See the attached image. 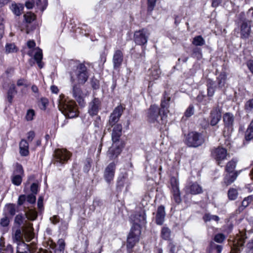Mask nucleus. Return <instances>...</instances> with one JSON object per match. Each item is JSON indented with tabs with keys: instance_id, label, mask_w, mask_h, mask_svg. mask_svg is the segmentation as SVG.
Returning <instances> with one entry per match:
<instances>
[{
	"instance_id": "1",
	"label": "nucleus",
	"mask_w": 253,
	"mask_h": 253,
	"mask_svg": "<svg viewBox=\"0 0 253 253\" xmlns=\"http://www.w3.org/2000/svg\"><path fill=\"white\" fill-rule=\"evenodd\" d=\"M70 66L72 69L70 72V81L72 84L73 96L80 105L84 106V101L83 91L78 84H84L87 81L88 72L85 65L78 60H71Z\"/></svg>"
},
{
	"instance_id": "2",
	"label": "nucleus",
	"mask_w": 253,
	"mask_h": 253,
	"mask_svg": "<svg viewBox=\"0 0 253 253\" xmlns=\"http://www.w3.org/2000/svg\"><path fill=\"white\" fill-rule=\"evenodd\" d=\"M147 117L151 123H157L159 125H165L167 122V115L165 111L160 110L157 105H151L148 110Z\"/></svg>"
},
{
	"instance_id": "3",
	"label": "nucleus",
	"mask_w": 253,
	"mask_h": 253,
	"mask_svg": "<svg viewBox=\"0 0 253 253\" xmlns=\"http://www.w3.org/2000/svg\"><path fill=\"white\" fill-rule=\"evenodd\" d=\"M58 107L59 110L69 118H73L78 115L76 104L74 101H66L60 98L58 99Z\"/></svg>"
},
{
	"instance_id": "4",
	"label": "nucleus",
	"mask_w": 253,
	"mask_h": 253,
	"mask_svg": "<svg viewBox=\"0 0 253 253\" xmlns=\"http://www.w3.org/2000/svg\"><path fill=\"white\" fill-rule=\"evenodd\" d=\"M205 142V138L202 133L191 131L185 137V143L189 147L197 148Z\"/></svg>"
},
{
	"instance_id": "5",
	"label": "nucleus",
	"mask_w": 253,
	"mask_h": 253,
	"mask_svg": "<svg viewBox=\"0 0 253 253\" xmlns=\"http://www.w3.org/2000/svg\"><path fill=\"white\" fill-rule=\"evenodd\" d=\"M140 234V226L138 224H133L127 238V248L132 249L138 242Z\"/></svg>"
},
{
	"instance_id": "6",
	"label": "nucleus",
	"mask_w": 253,
	"mask_h": 253,
	"mask_svg": "<svg viewBox=\"0 0 253 253\" xmlns=\"http://www.w3.org/2000/svg\"><path fill=\"white\" fill-rule=\"evenodd\" d=\"M252 22L247 19L241 20L239 23V29L240 38L246 40L249 38L252 33Z\"/></svg>"
},
{
	"instance_id": "7",
	"label": "nucleus",
	"mask_w": 253,
	"mask_h": 253,
	"mask_svg": "<svg viewBox=\"0 0 253 253\" xmlns=\"http://www.w3.org/2000/svg\"><path fill=\"white\" fill-rule=\"evenodd\" d=\"M71 157L69 152L64 149H57L54 152V164L57 167L64 165Z\"/></svg>"
},
{
	"instance_id": "8",
	"label": "nucleus",
	"mask_w": 253,
	"mask_h": 253,
	"mask_svg": "<svg viewBox=\"0 0 253 253\" xmlns=\"http://www.w3.org/2000/svg\"><path fill=\"white\" fill-rule=\"evenodd\" d=\"M211 157L216 161L218 165H220L223 161L227 159L229 154L227 153V150L222 147H217L212 149Z\"/></svg>"
},
{
	"instance_id": "9",
	"label": "nucleus",
	"mask_w": 253,
	"mask_h": 253,
	"mask_svg": "<svg viewBox=\"0 0 253 253\" xmlns=\"http://www.w3.org/2000/svg\"><path fill=\"white\" fill-rule=\"evenodd\" d=\"M149 34L145 29L137 31L134 34V41L139 45H144L148 41Z\"/></svg>"
},
{
	"instance_id": "10",
	"label": "nucleus",
	"mask_w": 253,
	"mask_h": 253,
	"mask_svg": "<svg viewBox=\"0 0 253 253\" xmlns=\"http://www.w3.org/2000/svg\"><path fill=\"white\" fill-rule=\"evenodd\" d=\"M170 184L171 186V191L172 194L173 200L176 203L178 204L181 202V199L177 179L174 177H172L170 178Z\"/></svg>"
},
{
	"instance_id": "11",
	"label": "nucleus",
	"mask_w": 253,
	"mask_h": 253,
	"mask_svg": "<svg viewBox=\"0 0 253 253\" xmlns=\"http://www.w3.org/2000/svg\"><path fill=\"white\" fill-rule=\"evenodd\" d=\"M124 108L121 105L116 107L109 117V124L111 126L115 125L119 120L124 112Z\"/></svg>"
},
{
	"instance_id": "12",
	"label": "nucleus",
	"mask_w": 253,
	"mask_h": 253,
	"mask_svg": "<svg viewBox=\"0 0 253 253\" xmlns=\"http://www.w3.org/2000/svg\"><path fill=\"white\" fill-rule=\"evenodd\" d=\"M222 109L218 105L213 107L210 115V125L212 126L216 125L221 118Z\"/></svg>"
},
{
	"instance_id": "13",
	"label": "nucleus",
	"mask_w": 253,
	"mask_h": 253,
	"mask_svg": "<svg viewBox=\"0 0 253 253\" xmlns=\"http://www.w3.org/2000/svg\"><path fill=\"white\" fill-rule=\"evenodd\" d=\"M101 101L98 98H94L89 103L88 108V113L91 116L97 115L100 109Z\"/></svg>"
},
{
	"instance_id": "14",
	"label": "nucleus",
	"mask_w": 253,
	"mask_h": 253,
	"mask_svg": "<svg viewBox=\"0 0 253 253\" xmlns=\"http://www.w3.org/2000/svg\"><path fill=\"white\" fill-rule=\"evenodd\" d=\"M116 169V165L114 163H110L105 168L104 172V177L108 183L113 179Z\"/></svg>"
},
{
	"instance_id": "15",
	"label": "nucleus",
	"mask_w": 253,
	"mask_h": 253,
	"mask_svg": "<svg viewBox=\"0 0 253 253\" xmlns=\"http://www.w3.org/2000/svg\"><path fill=\"white\" fill-rule=\"evenodd\" d=\"M247 237L245 234H241L234 241V247L232 248L231 253H240L241 249L245 243Z\"/></svg>"
},
{
	"instance_id": "16",
	"label": "nucleus",
	"mask_w": 253,
	"mask_h": 253,
	"mask_svg": "<svg viewBox=\"0 0 253 253\" xmlns=\"http://www.w3.org/2000/svg\"><path fill=\"white\" fill-rule=\"evenodd\" d=\"M124 55L122 51L117 50L115 51L113 57V68L115 70H118L122 65L123 61Z\"/></svg>"
},
{
	"instance_id": "17",
	"label": "nucleus",
	"mask_w": 253,
	"mask_h": 253,
	"mask_svg": "<svg viewBox=\"0 0 253 253\" xmlns=\"http://www.w3.org/2000/svg\"><path fill=\"white\" fill-rule=\"evenodd\" d=\"M186 189L187 192L192 195L199 194L203 192L202 186L197 182L190 183Z\"/></svg>"
},
{
	"instance_id": "18",
	"label": "nucleus",
	"mask_w": 253,
	"mask_h": 253,
	"mask_svg": "<svg viewBox=\"0 0 253 253\" xmlns=\"http://www.w3.org/2000/svg\"><path fill=\"white\" fill-rule=\"evenodd\" d=\"M122 131V126L121 124H117L114 126L112 132V140L114 144L119 141Z\"/></svg>"
},
{
	"instance_id": "19",
	"label": "nucleus",
	"mask_w": 253,
	"mask_h": 253,
	"mask_svg": "<svg viewBox=\"0 0 253 253\" xmlns=\"http://www.w3.org/2000/svg\"><path fill=\"white\" fill-rule=\"evenodd\" d=\"M166 216L165 207L163 206H160L158 208L156 216V222L158 225H162L164 222Z\"/></svg>"
},
{
	"instance_id": "20",
	"label": "nucleus",
	"mask_w": 253,
	"mask_h": 253,
	"mask_svg": "<svg viewBox=\"0 0 253 253\" xmlns=\"http://www.w3.org/2000/svg\"><path fill=\"white\" fill-rule=\"evenodd\" d=\"M122 151V148L119 145L113 146L109 148L107 155L110 159L117 158Z\"/></svg>"
},
{
	"instance_id": "21",
	"label": "nucleus",
	"mask_w": 253,
	"mask_h": 253,
	"mask_svg": "<svg viewBox=\"0 0 253 253\" xmlns=\"http://www.w3.org/2000/svg\"><path fill=\"white\" fill-rule=\"evenodd\" d=\"M234 116L231 113L228 112L223 115V120L226 127L232 128L234 125Z\"/></svg>"
},
{
	"instance_id": "22",
	"label": "nucleus",
	"mask_w": 253,
	"mask_h": 253,
	"mask_svg": "<svg viewBox=\"0 0 253 253\" xmlns=\"http://www.w3.org/2000/svg\"><path fill=\"white\" fill-rule=\"evenodd\" d=\"M20 154L22 156H27L29 154V144L25 139H22L19 143Z\"/></svg>"
},
{
	"instance_id": "23",
	"label": "nucleus",
	"mask_w": 253,
	"mask_h": 253,
	"mask_svg": "<svg viewBox=\"0 0 253 253\" xmlns=\"http://www.w3.org/2000/svg\"><path fill=\"white\" fill-rule=\"evenodd\" d=\"M36 52L34 55V60H35L40 68H43L44 63L42 61V50L39 47L35 49Z\"/></svg>"
},
{
	"instance_id": "24",
	"label": "nucleus",
	"mask_w": 253,
	"mask_h": 253,
	"mask_svg": "<svg viewBox=\"0 0 253 253\" xmlns=\"http://www.w3.org/2000/svg\"><path fill=\"white\" fill-rule=\"evenodd\" d=\"M238 175V171H235L234 172H227L224 178V183L226 185L231 184L236 179Z\"/></svg>"
},
{
	"instance_id": "25",
	"label": "nucleus",
	"mask_w": 253,
	"mask_h": 253,
	"mask_svg": "<svg viewBox=\"0 0 253 253\" xmlns=\"http://www.w3.org/2000/svg\"><path fill=\"white\" fill-rule=\"evenodd\" d=\"M170 100V97L165 92L164 94L163 98L161 101L160 110H163V111H165L166 112V115L168 112V109L169 107V102Z\"/></svg>"
},
{
	"instance_id": "26",
	"label": "nucleus",
	"mask_w": 253,
	"mask_h": 253,
	"mask_svg": "<svg viewBox=\"0 0 253 253\" xmlns=\"http://www.w3.org/2000/svg\"><path fill=\"white\" fill-rule=\"evenodd\" d=\"M12 12L16 16H20L24 9V5L21 3H12L10 7Z\"/></svg>"
},
{
	"instance_id": "27",
	"label": "nucleus",
	"mask_w": 253,
	"mask_h": 253,
	"mask_svg": "<svg viewBox=\"0 0 253 253\" xmlns=\"http://www.w3.org/2000/svg\"><path fill=\"white\" fill-rule=\"evenodd\" d=\"M17 253H32V252L29 245L24 242H20L18 243Z\"/></svg>"
},
{
	"instance_id": "28",
	"label": "nucleus",
	"mask_w": 253,
	"mask_h": 253,
	"mask_svg": "<svg viewBox=\"0 0 253 253\" xmlns=\"http://www.w3.org/2000/svg\"><path fill=\"white\" fill-rule=\"evenodd\" d=\"M252 201H253V195H250L245 198L242 202L241 205L239 207L238 209L237 210V211H238L239 213L243 211L248 206V205L251 203Z\"/></svg>"
},
{
	"instance_id": "29",
	"label": "nucleus",
	"mask_w": 253,
	"mask_h": 253,
	"mask_svg": "<svg viewBox=\"0 0 253 253\" xmlns=\"http://www.w3.org/2000/svg\"><path fill=\"white\" fill-rule=\"evenodd\" d=\"M133 218V224H138L140 226L139 223L144 224L145 223L146 217L144 212L136 213Z\"/></svg>"
},
{
	"instance_id": "30",
	"label": "nucleus",
	"mask_w": 253,
	"mask_h": 253,
	"mask_svg": "<svg viewBox=\"0 0 253 253\" xmlns=\"http://www.w3.org/2000/svg\"><path fill=\"white\" fill-rule=\"evenodd\" d=\"M65 247V243L63 239L58 240L57 244L55 245V253H64Z\"/></svg>"
},
{
	"instance_id": "31",
	"label": "nucleus",
	"mask_w": 253,
	"mask_h": 253,
	"mask_svg": "<svg viewBox=\"0 0 253 253\" xmlns=\"http://www.w3.org/2000/svg\"><path fill=\"white\" fill-rule=\"evenodd\" d=\"M227 76L225 72H221L217 78V86L219 88H222L225 86L226 84Z\"/></svg>"
},
{
	"instance_id": "32",
	"label": "nucleus",
	"mask_w": 253,
	"mask_h": 253,
	"mask_svg": "<svg viewBox=\"0 0 253 253\" xmlns=\"http://www.w3.org/2000/svg\"><path fill=\"white\" fill-rule=\"evenodd\" d=\"M222 246L217 245L214 242H211L210 245L209 253H221Z\"/></svg>"
},
{
	"instance_id": "33",
	"label": "nucleus",
	"mask_w": 253,
	"mask_h": 253,
	"mask_svg": "<svg viewBox=\"0 0 253 253\" xmlns=\"http://www.w3.org/2000/svg\"><path fill=\"white\" fill-rule=\"evenodd\" d=\"M237 163V160L235 159H232L230 161H229L226 166L225 170L227 172H234L236 171L234 170L236 164Z\"/></svg>"
},
{
	"instance_id": "34",
	"label": "nucleus",
	"mask_w": 253,
	"mask_h": 253,
	"mask_svg": "<svg viewBox=\"0 0 253 253\" xmlns=\"http://www.w3.org/2000/svg\"><path fill=\"white\" fill-rule=\"evenodd\" d=\"M4 210L6 211V215L13 216L15 214L16 206L13 204H7L5 207Z\"/></svg>"
},
{
	"instance_id": "35",
	"label": "nucleus",
	"mask_w": 253,
	"mask_h": 253,
	"mask_svg": "<svg viewBox=\"0 0 253 253\" xmlns=\"http://www.w3.org/2000/svg\"><path fill=\"white\" fill-rule=\"evenodd\" d=\"M25 214H23L22 213H20L17 214L14 219V222L16 224H17L19 227H20L22 224H26L27 220Z\"/></svg>"
},
{
	"instance_id": "36",
	"label": "nucleus",
	"mask_w": 253,
	"mask_h": 253,
	"mask_svg": "<svg viewBox=\"0 0 253 253\" xmlns=\"http://www.w3.org/2000/svg\"><path fill=\"white\" fill-rule=\"evenodd\" d=\"M161 237L165 240H169L171 235V231L166 227H163L161 232Z\"/></svg>"
},
{
	"instance_id": "37",
	"label": "nucleus",
	"mask_w": 253,
	"mask_h": 253,
	"mask_svg": "<svg viewBox=\"0 0 253 253\" xmlns=\"http://www.w3.org/2000/svg\"><path fill=\"white\" fill-rule=\"evenodd\" d=\"M245 138L247 140H250L253 138V120L246 131Z\"/></svg>"
},
{
	"instance_id": "38",
	"label": "nucleus",
	"mask_w": 253,
	"mask_h": 253,
	"mask_svg": "<svg viewBox=\"0 0 253 253\" xmlns=\"http://www.w3.org/2000/svg\"><path fill=\"white\" fill-rule=\"evenodd\" d=\"M205 41L201 36H197L193 38L192 43L196 46L205 44Z\"/></svg>"
},
{
	"instance_id": "39",
	"label": "nucleus",
	"mask_w": 253,
	"mask_h": 253,
	"mask_svg": "<svg viewBox=\"0 0 253 253\" xmlns=\"http://www.w3.org/2000/svg\"><path fill=\"white\" fill-rule=\"evenodd\" d=\"M203 219L205 222H207L211 220H214L217 222L219 220V217L217 215H212L209 213H207L205 214L203 217Z\"/></svg>"
},
{
	"instance_id": "40",
	"label": "nucleus",
	"mask_w": 253,
	"mask_h": 253,
	"mask_svg": "<svg viewBox=\"0 0 253 253\" xmlns=\"http://www.w3.org/2000/svg\"><path fill=\"white\" fill-rule=\"evenodd\" d=\"M26 218L34 220L37 217V212L35 210L32 209H28L25 214Z\"/></svg>"
},
{
	"instance_id": "41",
	"label": "nucleus",
	"mask_w": 253,
	"mask_h": 253,
	"mask_svg": "<svg viewBox=\"0 0 253 253\" xmlns=\"http://www.w3.org/2000/svg\"><path fill=\"white\" fill-rule=\"evenodd\" d=\"M238 195V191L235 188H230L228 191V197L230 200H235L237 198Z\"/></svg>"
},
{
	"instance_id": "42",
	"label": "nucleus",
	"mask_w": 253,
	"mask_h": 253,
	"mask_svg": "<svg viewBox=\"0 0 253 253\" xmlns=\"http://www.w3.org/2000/svg\"><path fill=\"white\" fill-rule=\"evenodd\" d=\"M194 114V107L193 105H190L186 110L184 115L182 119L183 120L184 118H188L192 116Z\"/></svg>"
},
{
	"instance_id": "43",
	"label": "nucleus",
	"mask_w": 253,
	"mask_h": 253,
	"mask_svg": "<svg viewBox=\"0 0 253 253\" xmlns=\"http://www.w3.org/2000/svg\"><path fill=\"white\" fill-rule=\"evenodd\" d=\"M47 4V0H37V6L42 12L45 9Z\"/></svg>"
},
{
	"instance_id": "44",
	"label": "nucleus",
	"mask_w": 253,
	"mask_h": 253,
	"mask_svg": "<svg viewBox=\"0 0 253 253\" xmlns=\"http://www.w3.org/2000/svg\"><path fill=\"white\" fill-rule=\"evenodd\" d=\"M157 0H147V11L150 14L156 6Z\"/></svg>"
},
{
	"instance_id": "45",
	"label": "nucleus",
	"mask_w": 253,
	"mask_h": 253,
	"mask_svg": "<svg viewBox=\"0 0 253 253\" xmlns=\"http://www.w3.org/2000/svg\"><path fill=\"white\" fill-rule=\"evenodd\" d=\"M23 235L20 229H18L16 230L14 233V240L17 242V244L20 242H23Z\"/></svg>"
},
{
	"instance_id": "46",
	"label": "nucleus",
	"mask_w": 253,
	"mask_h": 253,
	"mask_svg": "<svg viewBox=\"0 0 253 253\" xmlns=\"http://www.w3.org/2000/svg\"><path fill=\"white\" fill-rule=\"evenodd\" d=\"M245 109L248 113L253 111V98L249 99L246 102L245 104Z\"/></svg>"
},
{
	"instance_id": "47",
	"label": "nucleus",
	"mask_w": 253,
	"mask_h": 253,
	"mask_svg": "<svg viewBox=\"0 0 253 253\" xmlns=\"http://www.w3.org/2000/svg\"><path fill=\"white\" fill-rule=\"evenodd\" d=\"M12 182L15 185H20L22 182L21 175L19 174L14 175L12 178Z\"/></svg>"
},
{
	"instance_id": "48",
	"label": "nucleus",
	"mask_w": 253,
	"mask_h": 253,
	"mask_svg": "<svg viewBox=\"0 0 253 253\" xmlns=\"http://www.w3.org/2000/svg\"><path fill=\"white\" fill-rule=\"evenodd\" d=\"M35 115V111L33 109H29L27 111L25 119L27 121H31L33 120Z\"/></svg>"
},
{
	"instance_id": "49",
	"label": "nucleus",
	"mask_w": 253,
	"mask_h": 253,
	"mask_svg": "<svg viewBox=\"0 0 253 253\" xmlns=\"http://www.w3.org/2000/svg\"><path fill=\"white\" fill-rule=\"evenodd\" d=\"M225 239V236L223 234H217L214 237V241L217 243H222Z\"/></svg>"
},
{
	"instance_id": "50",
	"label": "nucleus",
	"mask_w": 253,
	"mask_h": 253,
	"mask_svg": "<svg viewBox=\"0 0 253 253\" xmlns=\"http://www.w3.org/2000/svg\"><path fill=\"white\" fill-rule=\"evenodd\" d=\"M192 56L199 58L202 56L201 49L199 47H194L192 50Z\"/></svg>"
},
{
	"instance_id": "51",
	"label": "nucleus",
	"mask_w": 253,
	"mask_h": 253,
	"mask_svg": "<svg viewBox=\"0 0 253 253\" xmlns=\"http://www.w3.org/2000/svg\"><path fill=\"white\" fill-rule=\"evenodd\" d=\"M5 50L7 53L14 52L16 51L15 45L13 43H7L5 46Z\"/></svg>"
},
{
	"instance_id": "52",
	"label": "nucleus",
	"mask_w": 253,
	"mask_h": 253,
	"mask_svg": "<svg viewBox=\"0 0 253 253\" xmlns=\"http://www.w3.org/2000/svg\"><path fill=\"white\" fill-rule=\"evenodd\" d=\"M24 173V170L23 169V167L21 165L17 164L15 167V169L14 170V173L15 174H19L21 175Z\"/></svg>"
},
{
	"instance_id": "53",
	"label": "nucleus",
	"mask_w": 253,
	"mask_h": 253,
	"mask_svg": "<svg viewBox=\"0 0 253 253\" xmlns=\"http://www.w3.org/2000/svg\"><path fill=\"white\" fill-rule=\"evenodd\" d=\"M246 251L247 253H253V239L247 243Z\"/></svg>"
},
{
	"instance_id": "54",
	"label": "nucleus",
	"mask_w": 253,
	"mask_h": 253,
	"mask_svg": "<svg viewBox=\"0 0 253 253\" xmlns=\"http://www.w3.org/2000/svg\"><path fill=\"white\" fill-rule=\"evenodd\" d=\"M95 127L96 128L95 131H97L101 127V118L98 116L96 118L93 123Z\"/></svg>"
},
{
	"instance_id": "55",
	"label": "nucleus",
	"mask_w": 253,
	"mask_h": 253,
	"mask_svg": "<svg viewBox=\"0 0 253 253\" xmlns=\"http://www.w3.org/2000/svg\"><path fill=\"white\" fill-rule=\"evenodd\" d=\"M24 19L25 21L28 23H31L34 20V16L31 13H27L26 14L24 15Z\"/></svg>"
},
{
	"instance_id": "56",
	"label": "nucleus",
	"mask_w": 253,
	"mask_h": 253,
	"mask_svg": "<svg viewBox=\"0 0 253 253\" xmlns=\"http://www.w3.org/2000/svg\"><path fill=\"white\" fill-rule=\"evenodd\" d=\"M27 201L30 204H34L36 202V197L35 194H31L26 197Z\"/></svg>"
},
{
	"instance_id": "57",
	"label": "nucleus",
	"mask_w": 253,
	"mask_h": 253,
	"mask_svg": "<svg viewBox=\"0 0 253 253\" xmlns=\"http://www.w3.org/2000/svg\"><path fill=\"white\" fill-rule=\"evenodd\" d=\"M0 223L3 227H7L9 225V219L6 215L1 219Z\"/></svg>"
},
{
	"instance_id": "58",
	"label": "nucleus",
	"mask_w": 253,
	"mask_h": 253,
	"mask_svg": "<svg viewBox=\"0 0 253 253\" xmlns=\"http://www.w3.org/2000/svg\"><path fill=\"white\" fill-rule=\"evenodd\" d=\"M91 84L92 87L94 89H97L99 87V81L94 78L91 79Z\"/></svg>"
},
{
	"instance_id": "59",
	"label": "nucleus",
	"mask_w": 253,
	"mask_h": 253,
	"mask_svg": "<svg viewBox=\"0 0 253 253\" xmlns=\"http://www.w3.org/2000/svg\"><path fill=\"white\" fill-rule=\"evenodd\" d=\"M168 248L169 249V253H175V245L171 241H169Z\"/></svg>"
},
{
	"instance_id": "60",
	"label": "nucleus",
	"mask_w": 253,
	"mask_h": 253,
	"mask_svg": "<svg viewBox=\"0 0 253 253\" xmlns=\"http://www.w3.org/2000/svg\"><path fill=\"white\" fill-rule=\"evenodd\" d=\"M160 74L161 71L158 69H154L152 71V76L153 77L154 79H157L160 77Z\"/></svg>"
},
{
	"instance_id": "61",
	"label": "nucleus",
	"mask_w": 253,
	"mask_h": 253,
	"mask_svg": "<svg viewBox=\"0 0 253 253\" xmlns=\"http://www.w3.org/2000/svg\"><path fill=\"white\" fill-rule=\"evenodd\" d=\"M26 201V196L25 195H21L19 196L18 199V205L19 206L22 205Z\"/></svg>"
},
{
	"instance_id": "62",
	"label": "nucleus",
	"mask_w": 253,
	"mask_h": 253,
	"mask_svg": "<svg viewBox=\"0 0 253 253\" xmlns=\"http://www.w3.org/2000/svg\"><path fill=\"white\" fill-rule=\"evenodd\" d=\"M31 191L33 194L36 195L38 191V185L37 184L34 183L31 186Z\"/></svg>"
},
{
	"instance_id": "63",
	"label": "nucleus",
	"mask_w": 253,
	"mask_h": 253,
	"mask_svg": "<svg viewBox=\"0 0 253 253\" xmlns=\"http://www.w3.org/2000/svg\"><path fill=\"white\" fill-rule=\"evenodd\" d=\"M17 91L15 89V86L14 84L11 85L7 92V94H11L14 95V94H16Z\"/></svg>"
},
{
	"instance_id": "64",
	"label": "nucleus",
	"mask_w": 253,
	"mask_h": 253,
	"mask_svg": "<svg viewBox=\"0 0 253 253\" xmlns=\"http://www.w3.org/2000/svg\"><path fill=\"white\" fill-rule=\"evenodd\" d=\"M50 221L53 224H56L59 222V218L58 215H53L50 218Z\"/></svg>"
}]
</instances>
